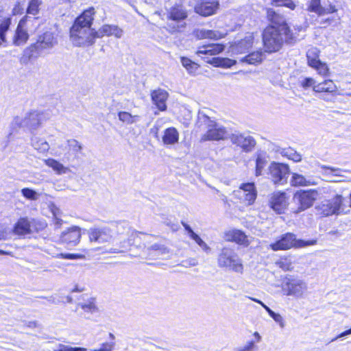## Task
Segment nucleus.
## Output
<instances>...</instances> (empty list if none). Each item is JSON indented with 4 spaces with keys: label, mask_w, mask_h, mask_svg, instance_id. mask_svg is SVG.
<instances>
[{
    "label": "nucleus",
    "mask_w": 351,
    "mask_h": 351,
    "mask_svg": "<svg viewBox=\"0 0 351 351\" xmlns=\"http://www.w3.org/2000/svg\"><path fill=\"white\" fill-rule=\"evenodd\" d=\"M269 316L276 322H277L278 324H279L281 328H284L285 327V322H284V319L282 318V317L279 314V313H277L274 311H273L270 315Z\"/></svg>",
    "instance_id": "864d4df0"
},
{
    "label": "nucleus",
    "mask_w": 351,
    "mask_h": 351,
    "mask_svg": "<svg viewBox=\"0 0 351 351\" xmlns=\"http://www.w3.org/2000/svg\"><path fill=\"white\" fill-rule=\"evenodd\" d=\"M287 206V198L285 192L278 191L271 195L269 199V206L276 213H285Z\"/></svg>",
    "instance_id": "2eb2a0df"
},
{
    "label": "nucleus",
    "mask_w": 351,
    "mask_h": 351,
    "mask_svg": "<svg viewBox=\"0 0 351 351\" xmlns=\"http://www.w3.org/2000/svg\"><path fill=\"white\" fill-rule=\"evenodd\" d=\"M31 145L36 150L43 154L48 152L50 148L47 141L36 136H33L31 138Z\"/></svg>",
    "instance_id": "c756f323"
},
{
    "label": "nucleus",
    "mask_w": 351,
    "mask_h": 351,
    "mask_svg": "<svg viewBox=\"0 0 351 351\" xmlns=\"http://www.w3.org/2000/svg\"><path fill=\"white\" fill-rule=\"evenodd\" d=\"M83 256L80 254L74 253H59L57 254L54 257L57 258H63L67 260H76L81 258Z\"/></svg>",
    "instance_id": "c03bdc74"
},
{
    "label": "nucleus",
    "mask_w": 351,
    "mask_h": 351,
    "mask_svg": "<svg viewBox=\"0 0 351 351\" xmlns=\"http://www.w3.org/2000/svg\"><path fill=\"white\" fill-rule=\"evenodd\" d=\"M322 6L320 0H311L308 5V10L315 12L317 15L321 16Z\"/></svg>",
    "instance_id": "37998d69"
},
{
    "label": "nucleus",
    "mask_w": 351,
    "mask_h": 351,
    "mask_svg": "<svg viewBox=\"0 0 351 351\" xmlns=\"http://www.w3.org/2000/svg\"><path fill=\"white\" fill-rule=\"evenodd\" d=\"M179 139V134L175 128H169L165 130L162 141L166 145L176 143Z\"/></svg>",
    "instance_id": "7c9ffc66"
},
{
    "label": "nucleus",
    "mask_w": 351,
    "mask_h": 351,
    "mask_svg": "<svg viewBox=\"0 0 351 351\" xmlns=\"http://www.w3.org/2000/svg\"><path fill=\"white\" fill-rule=\"evenodd\" d=\"M240 189L243 191L244 199L249 205L252 204L256 198V190L254 182L243 183Z\"/></svg>",
    "instance_id": "393cba45"
},
{
    "label": "nucleus",
    "mask_w": 351,
    "mask_h": 351,
    "mask_svg": "<svg viewBox=\"0 0 351 351\" xmlns=\"http://www.w3.org/2000/svg\"><path fill=\"white\" fill-rule=\"evenodd\" d=\"M69 150L64 154L62 161L64 163L68 162L71 167L76 168L75 160L78 159L79 154L82 152V146L75 139H69L67 141Z\"/></svg>",
    "instance_id": "9b49d317"
},
{
    "label": "nucleus",
    "mask_w": 351,
    "mask_h": 351,
    "mask_svg": "<svg viewBox=\"0 0 351 351\" xmlns=\"http://www.w3.org/2000/svg\"><path fill=\"white\" fill-rule=\"evenodd\" d=\"M266 173L271 176H286L290 171L287 164L272 162L269 164Z\"/></svg>",
    "instance_id": "a878e982"
},
{
    "label": "nucleus",
    "mask_w": 351,
    "mask_h": 351,
    "mask_svg": "<svg viewBox=\"0 0 351 351\" xmlns=\"http://www.w3.org/2000/svg\"><path fill=\"white\" fill-rule=\"evenodd\" d=\"M230 138L233 144L241 147L245 152H251L256 145L255 140L250 136H245L241 134H233Z\"/></svg>",
    "instance_id": "dca6fc26"
},
{
    "label": "nucleus",
    "mask_w": 351,
    "mask_h": 351,
    "mask_svg": "<svg viewBox=\"0 0 351 351\" xmlns=\"http://www.w3.org/2000/svg\"><path fill=\"white\" fill-rule=\"evenodd\" d=\"M255 346V343L253 341L247 343V345L242 348H238L237 351H252Z\"/></svg>",
    "instance_id": "052dcab7"
},
{
    "label": "nucleus",
    "mask_w": 351,
    "mask_h": 351,
    "mask_svg": "<svg viewBox=\"0 0 351 351\" xmlns=\"http://www.w3.org/2000/svg\"><path fill=\"white\" fill-rule=\"evenodd\" d=\"M88 237L90 242L105 243L110 242L112 238V230L109 227H99L90 228Z\"/></svg>",
    "instance_id": "ddd939ff"
},
{
    "label": "nucleus",
    "mask_w": 351,
    "mask_h": 351,
    "mask_svg": "<svg viewBox=\"0 0 351 351\" xmlns=\"http://www.w3.org/2000/svg\"><path fill=\"white\" fill-rule=\"evenodd\" d=\"M193 241L202 248L203 251L209 253L210 247L198 235Z\"/></svg>",
    "instance_id": "8fccbe9b"
},
{
    "label": "nucleus",
    "mask_w": 351,
    "mask_h": 351,
    "mask_svg": "<svg viewBox=\"0 0 351 351\" xmlns=\"http://www.w3.org/2000/svg\"><path fill=\"white\" fill-rule=\"evenodd\" d=\"M168 93L162 89L155 90L152 92L151 97L153 103L161 111L167 109L166 101L168 98Z\"/></svg>",
    "instance_id": "412c9836"
},
{
    "label": "nucleus",
    "mask_w": 351,
    "mask_h": 351,
    "mask_svg": "<svg viewBox=\"0 0 351 351\" xmlns=\"http://www.w3.org/2000/svg\"><path fill=\"white\" fill-rule=\"evenodd\" d=\"M114 342H106L101 344L99 349H95L93 351H112L114 349Z\"/></svg>",
    "instance_id": "5fc2aeb1"
},
{
    "label": "nucleus",
    "mask_w": 351,
    "mask_h": 351,
    "mask_svg": "<svg viewBox=\"0 0 351 351\" xmlns=\"http://www.w3.org/2000/svg\"><path fill=\"white\" fill-rule=\"evenodd\" d=\"M267 14L268 20L272 24L271 26H275L276 29L284 31V32H290L283 16L276 13L273 9H268Z\"/></svg>",
    "instance_id": "6ab92c4d"
},
{
    "label": "nucleus",
    "mask_w": 351,
    "mask_h": 351,
    "mask_svg": "<svg viewBox=\"0 0 351 351\" xmlns=\"http://www.w3.org/2000/svg\"><path fill=\"white\" fill-rule=\"evenodd\" d=\"M350 334H351V328H350V329H348V330H345V331L342 332H341V333H340L339 335H337V336L334 339V340H335V339H338V338H340V337H344V336H346V335H350Z\"/></svg>",
    "instance_id": "69168bd1"
},
{
    "label": "nucleus",
    "mask_w": 351,
    "mask_h": 351,
    "mask_svg": "<svg viewBox=\"0 0 351 351\" xmlns=\"http://www.w3.org/2000/svg\"><path fill=\"white\" fill-rule=\"evenodd\" d=\"M344 197L339 194L335 195L332 199L325 200L324 202L316 206L319 214L322 216H331L347 213L344 210Z\"/></svg>",
    "instance_id": "423d86ee"
},
{
    "label": "nucleus",
    "mask_w": 351,
    "mask_h": 351,
    "mask_svg": "<svg viewBox=\"0 0 351 351\" xmlns=\"http://www.w3.org/2000/svg\"><path fill=\"white\" fill-rule=\"evenodd\" d=\"M293 199L299 205L298 208L295 211V213H299L307 209V191L304 190L300 192H297L294 195Z\"/></svg>",
    "instance_id": "2f4dec72"
},
{
    "label": "nucleus",
    "mask_w": 351,
    "mask_h": 351,
    "mask_svg": "<svg viewBox=\"0 0 351 351\" xmlns=\"http://www.w3.org/2000/svg\"><path fill=\"white\" fill-rule=\"evenodd\" d=\"M197 127L200 130H206V132L201 136V141L223 140L229 135L225 127L217 123L203 112L198 114Z\"/></svg>",
    "instance_id": "f03ea898"
},
{
    "label": "nucleus",
    "mask_w": 351,
    "mask_h": 351,
    "mask_svg": "<svg viewBox=\"0 0 351 351\" xmlns=\"http://www.w3.org/2000/svg\"><path fill=\"white\" fill-rule=\"evenodd\" d=\"M84 290V287H80L78 285H75V287L72 289L71 292H82Z\"/></svg>",
    "instance_id": "774afa93"
},
{
    "label": "nucleus",
    "mask_w": 351,
    "mask_h": 351,
    "mask_svg": "<svg viewBox=\"0 0 351 351\" xmlns=\"http://www.w3.org/2000/svg\"><path fill=\"white\" fill-rule=\"evenodd\" d=\"M148 256L154 258L155 256L167 255L169 253V249L165 245L154 243L147 247Z\"/></svg>",
    "instance_id": "c85d7f7f"
},
{
    "label": "nucleus",
    "mask_w": 351,
    "mask_h": 351,
    "mask_svg": "<svg viewBox=\"0 0 351 351\" xmlns=\"http://www.w3.org/2000/svg\"><path fill=\"white\" fill-rule=\"evenodd\" d=\"M57 39L51 32H46L38 36L35 43L32 44L27 51H29V58H36L46 50L52 49L57 44Z\"/></svg>",
    "instance_id": "0eeeda50"
},
{
    "label": "nucleus",
    "mask_w": 351,
    "mask_h": 351,
    "mask_svg": "<svg viewBox=\"0 0 351 351\" xmlns=\"http://www.w3.org/2000/svg\"><path fill=\"white\" fill-rule=\"evenodd\" d=\"M11 19L8 18L4 19L0 24V46L6 42L5 34L10 28Z\"/></svg>",
    "instance_id": "e433bc0d"
},
{
    "label": "nucleus",
    "mask_w": 351,
    "mask_h": 351,
    "mask_svg": "<svg viewBox=\"0 0 351 351\" xmlns=\"http://www.w3.org/2000/svg\"><path fill=\"white\" fill-rule=\"evenodd\" d=\"M160 218L162 223L168 226L173 232H176L180 229L178 219L173 215L162 214Z\"/></svg>",
    "instance_id": "72a5a7b5"
},
{
    "label": "nucleus",
    "mask_w": 351,
    "mask_h": 351,
    "mask_svg": "<svg viewBox=\"0 0 351 351\" xmlns=\"http://www.w3.org/2000/svg\"><path fill=\"white\" fill-rule=\"evenodd\" d=\"M276 265L284 271H289L291 269V263L287 259L280 260L276 262Z\"/></svg>",
    "instance_id": "603ef678"
},
{
    "label": "nucleus",
    "mask_w": 351,
    "mask_h": 351,
    "mask_svg": "<svg viewBox=\"0 0 351 351\" xmlns=\"http://www.w3.org/2000/svg\"><path fill=\"white\" fill-rule=\"evenodd\" d=\"M45 163L46 165L51 167L57 174L73 173L72 170H71L70 167H66L62 163L53 158L45 160Z\"/></svg>",
    "instance_id": "cd10ccee"
},
{
    "label": "nucleus",
    "mask_w": 351,
    "mask_h": 351,
    "mask_svg": "<svg viewBox=\"0 0 351 351\" xmlns=\"http://www.w3.org/2000/svg\"><path fill=\"white\" fill-rule=\"evenodd\" d=\"M181 63L189 73H195L198 69V64L186 57H181Z\"/></svg>",
    "instance_id": "4c0bfd02"
},
{
    "label": "nucleus",
    "mask_w": 351,
    "mask_h": 351,
    "mask_svg": "<svg viewBox=\"0 0 351 351\" xmlns=\"http://www.w3.org/2000/svg\"><path fill=\"white\" fill-rule=\"evenodd\" d=\"M253 44V36L248 35L244 39L232 46V51L234 53H245L249 51Z\"/></svg>",
    "instance_id": "b1692460"
},
{
    "label": "nucleus",
    "mask_w": 351,
    "mask_h": 351,
    "mask_svg": "<svg viewBox=\"0 0 351 351\" xmlns=\"http://www.w3.org/2000/svg\"><path fill=\"white\" fill-rule=\"evenodd\" d=\"M217 266L219 268L242 274L243 265L242 260L234 247L225 246L221 249L217 256Z\"/></svg>",
    "instance_id": "20e7f679"
},
{
    "label": "nucleus",
    "mask_w": 351,
    "mask_h": 351,
    "mask_svg": "<svg viewBox=\"0 0 351 351\" xmlns=\"http://www.w3.org/2000/svg\"><path fill=\"white\" fill-rule=\"evenodd\" d=\"M263 53L262 51H254L245 56L241 60V61L247 62L249 64H256L261 62L263 60Z\"/></svg>",
    "instance_id": "f704fd0d"
},
{
    "label": "nucleus",
    "mask_w": 351,
    "mask_h": 351,
    "mask_svg": "<svg viewBox=\"0 0 351 351\" xmlns=\"http://www.w3.org/2000/svg\"><path fill=\"white\" fill-rule=\"evenodd\" d=\"M84 311L88 313H94L97 311V306L94 302V299L91 298L88 303H79L77 304Z\"/></svg>",
    "instance_id": "a19ab883"
},
{
    "label": "nucleus",
    "mask_w": 351,
    "mask_h": 351,
    "mask_svg": "<svg viewBox=\"0 0 351 351\" xmlns=\"http://www.w3.org/2000/svg\"><path fill=\"white\" fill-rule=\"evenodd\" d=\"M255 176H262L269 160V154L265 151H258L256 154Z\"/></svg>",
    "instance_id": "5701e85b"
},
{
    "label": "nucleus",
    "mask_w": 351,
    "mask_h": 351,
    "mask_svg": "<svg viewBox=\"0 0 351 351\" xmlns=\"http://www.w3.org/2000/svg\"><path fill=\"white\" fill-rule=\"evenodd\" d=\"M308 66L314 69L319 75L324 77L330 75V69L328 64L322 62L318 56L312 58H308Z\"/></svg>",
    "instance_id": "4be33fe9"
},
{
    "label": "nucleus",
    "mask_w": 351,
    "mask_h": 351,
    "mask_svg": "<svg viewBox=\"0 0 351 351\" xmlns=\"http://www.w3.org/2000/svg\"><path fill=\"white\" fill-rule=\"evenodd\" d=\"M223 50L224 46L223 45L210 44L199 47L197 51V54L199 56L202 55L214 56L222 52Z\"/></svg>",
    "instance_id": "bb28decb"
},
{
    "label": "nucleus",
    "mask_w": 351,
    "mask_h": 351,
    "mask_svg": "<svg viewBox=\"0 0 351 351\" xmlns=\"http://www.w3.org/2000/svg\"><path fill=\"white\" fill-rule=\"evenodd\" d=\"M208 38L217 40L223 37V35L217 31L207 30Z\"/></svg>",
    "instance_id": "bf43d9fd"
},
{
    "label": "nucleus",
    "mask_w": 351,
    "mask_h": 351,
    "mask_svg": "<svg viewBox=\"0 0 351 351\" xmlns=\"http://www.w3.org/2000/svg\"><path fill=\"white\" fill-rule=\"evenodd\" d=\"M281 155L295 162H298L301 160V156L291 147L283 148L281 151Z\"/></svg>",
    "instance_id": "58836bf2"
},
{
    "label": "nucleus",
    "mask_w": 351,
    "mask_h": 351,
    "mask_svg": "<svg viewBox=\"0 0 351 351\" xmlns=\"http://www.w3.org/2000/svg\"><path fill=\"white\" fill-rule=\"evenodd\" d=\"M318 193L315 190H308V208L313 206V202L317 199Z\"/></svg>",
    "instance_id": "6e6d98bb"
},
{
    "label": "nucleus",
    "mask_w": 351,
    "mask_h": 351,
    "mask_svg": "<svg viewBox=\"0 0 351 351\" xmlns=\"http://www.w3.org/2000/svg\"><path fill=\"white\" fill-rule=\"evenodd\" d=\"M47 227L45 220L21 217L13 228V232L17 235H26L34 232H39Z\"/></svg>",
    "instance_id": "39448f33"
},
{
    "label": "nucleus",
    "mask_w": 351,
    "mask_h": 351,
    "mask_svg": "<svg viewBox=\"0 0 351 351\" xmlns=\"http://www.w3.org/2000/svg\"><path fill=\"white\" fill-rule=\"evenodd\" d=\"M338 11V8L337 6L334 4L330 3L328 5H325L324 7H322V10L321 12V16L325 15V14H333Z\"/></svg>",
    "instance_id": "de8ad7c7"
},
{
    "label": "nucleus",
    "mask_w": 351,
    "mask_h": 351,
    "mask_svg": "<svg viewBox=\"0 0 351 351\" xmlns=\"http://www.w3.org/2000/svg\"><path fill=\"white\" fill-rule=\"evenodd\" d=\"M276 6H285L291 10L295 8V3L291 0H271Z\"/></svg>",
    "instance_id": "a18cd8bd"
},
{
    "label": "nucleus",
    "mask_w": 351,
    "mask_h": 351,
    "mask_svg": "<svg viewBox=\"0 0 351 351\" xmlns=\"http://www.w3.org/2000/svg\"><path fill=\"white\" fill-rule=\"evenodd\" d=\"M28 16H24L19 23L13 38V44L16 46L24 45L29 38V34L25 28V23Z\"/></svg>",
    "instance_id": "a211bd4d"
},
{
    "label": "nucleus",
    "mask_w": 351,
    "mask_h": 351,
    "mask_svg": "<svg viewBox=\"0 0 351 351\" xmlns=\"http://www.w3.org/2000/svg\"><path fill=\"white\" fill-rule=\"evenodd\" d=\"M22 195L27 199L36 200L38 197V193L29 188H24L21 190Z\"/></svg>",
    "instance_id": "79ce46f5"
},
{
    "label": "nucleus",
    "mask_w": 351,
    "mask_h": 351,
    "mask_svg": "<svg viewBox=\"0 0 351 351\" xmlns=\"http://www.w3.org/2000/svg\"><path fill=\"white\" fill-rule=\"evenodd\" d=\"M8 238V232L5 229H0V240H5Z\"/></svg>",
    "instance_id": "0e129e2a"
},
{
    "label": "nucleus",
    "mask_w": 351,
    "mask_h": 351,
    "mask_svg": "<svg viewBox=\"0 0 351 351\" xmlns=\"http://www.w3.org/2000/svg\"><path fill=\"white\" fill-rule=\"evenodd\" d=\"M308 87H311L315 93L330 95H336L338 90L332 80H324L317 83L313 78L308 77Z\"/></svg>",
    "instance_id": "9d476101"
},
{
    "label": "nucleus",
    "mask_w": 351,
    "mask_h": 351,
    "mask_svg": "<svg viewBox=\"0 0 351 351\" xmlns=\"http://www.w3.org/2000/svg\"><path fill=\"white\" fill-rule=\"evenodd\" d=\"M246 239L245 234L241 230H234L232 232V240L238 243H242Z\"/></svg>",
    "instance_id": "49530a36"
},
{
    "label": "nucleus",
    "mask_w": 351,
    "mask_h": 351,
    "mask_svg": "<svg viewBox=\"0 0 351 351\" xmlns=\"http://www.w3.org/2000/svg\"><path fill=\"white\" fill-rule=\"evenodd\" d=\"M283 148L280 147V146L273 143H270L269 144V149L271 150V152H274L276 153H280L281 154V151L282 150Z\"/></svg>",
    "instance_id": "680f3d73"
},
{
    "label": "nucleus",
    "mask_w": 351,
    "mask_h": 351,
    "mask_svg": "<svg viewBox=\"0 0 351 351\" xmlns=\"http://www.w3.org/2000/svg\"><path fill=\"white\" fill-rule=\"evenodd\" d=\"M43 4L42 0H30L27 8V14L37 15L40 11V6Z\"/></svg>",
    "instance_id": "c9c22d12"
},
{
    "label": "nucleus",
    "mask_w": 351,
    "mask_h": 351,
    "mask_svg": "<svg viewBox=\"0 0 351 351\" xmlns=\"http://www.w3.org/2000/svg\"><path fill=\"white\" fill-rule=\"evenodd\" d=\"M293 39L291 32L276 29L275 26L267 27L263 34V41L266 51L271 53L278 51L282 46L283 43L291 42Z\"/></svg>",
    "instance_id": "7ed1b4c3"
},
{
    "label": "nucleus",
    "mask_w": 351,
    "mask_h": 351,
    "mask_svg": "<svg viewBox=\"0 0 351 351\" xmlns=\"http://www.w3.org/2000/svg\"><path fill=\"white\" fill-rule=\"evenodd\" d=\"M60 347L62 348V351H86L84 348L71 347L64 344H60Z\"/></svg>",
    "instance_id": "13d9d810"
},
{
    "label": "nucleus",
    "mask_w": 351,
    "mask_h": 351,
    "mask_svg": "<svg viewBox=\"0 0 351 351\" xmlns=\"http://www.w3.org/2000/svg\"><path fill=\"white\" fill-rule=\"evenodd\" d=\"M291 182L292 185H305L306 180L305 177H291Z\"/></svg>",
    "instance_id": "4d7b16f0"
},
{
    "label": "nucleus",
    "mask_w": 351,
    "mask_h": 351,
    "mask_svg": "<svg viewBox=\"0 0 351 351\" xmlns=\"http://www.w3.org/2000/svg\"><path fill=\"white\" fill-rule=\"evenodd\" d=\"M123 31L122 29L115 25H104L98 31H96L97 38H102L105 36H114L117 38L122 37Z\"/></svg>",
    "instance_id": "aec40b11"
},
{
    "label": "nucleus",
    "mask_w": 351,
    "mask_h": 351,
    "mask_svg": "<svg viewBox=\"0 0 351 351\" xmlns=\"http://www.w3.org/2000/svg\"><path fill=\"white\" fill-rule=\"evenodd\" d=\"M47 117L43 112L38 111H32L27 113L25 117L20 119L19 118L15 119V122L20 127L27 128L30 130H36L45 121Z\"/></svg>",
    "instance_id": "1a4fd4ad"
},
{
    "label": "nucleus",
    "mask_w": 351,
    "mask_h": 351,
    "mask_svg": "<svg viewBox=\"0 0 351 351\" xmlns=\"http://www.w3.org/2000/svg\"><path fill=\"white\" fill-rule=\"evenodd\" d=\"M196 36L199 39L208 38V33L206 29L197 30Z\"/></svg>",
    "instance_id": "e2e57ef3"
},
{
    "label": "nucleus",
    "mask_w": 351,
    "mask_h": 351,
    "mask_svg": "<svg viewBox=\"0 0 351 351\" xmlns=\"http://www.w3.org/2000/svg\"><path fill=\"white\" fill-rule=\"evenodd\" d=\"M219 3L217 0H199L196 4L191 2L190 7H193L196 13L208 16L215 13Z\"/></svg>",
    "instance_id": "4468645a"
},
{
    "label": "nucleus",
    "mask_w": 351,
    "mask_h": 351,
    "mask_svg": "<svg viewBox=\"0 0 351 351\" xmlns=\"http://www.w3.org/2000/svg\"><path fill=\"white\" fill-rule=\"evenodd\" d=\"M107 252L108 253H122L124 252V250L112 247V248L109 249V250H108Z\"/></svg>",
    "instance_id": "338daca9"
},
{
    "label": "nucleus",
    "mask_w": 351,
    "mask_h": 351,
    "mask_svg": "<svg viewBox=\"0 0 351 351\" xmlns=\"http://www.w3.org/2000/svg\"><path fill=\"white\" fill-rule=\"evenodd\" d=\"M207 62L214 65L215 66L230 68L236 64V61L227 58L215 57L212 58L210 60H206Z\"/></svg>",
    "instance_id": "473e14b6"
},
{
    "label": "nucleus",
    "mask_w": 351,
    "mask_h": 351,
    "mask_svg": "<svg viewBox=\"0 0 351 351\" xmlns=\"http://www.w3.org/2000/svg\"><path fill=\"white\" fill-rule=\"evenodd\" d=\"M119 119L123 123H126L127 124H132L135 122V118L138 117L137 116H132L128 112H120L118 114Z\"/></svg>",
    "instance_id": "ea45409f"
},
{
    "label": "nucleus",
    "mask_w": 351,
    "mask_h": 351,
    "mask_svg": "<svg viewBox=\"0 0 351 351\" xmlns=\"http://www.w3.org/2000/svg\"><path fill=\"white\" fill-rule=\"evenodd\" d=\"M191 5V0H181V3H176L168 11L167 18L170 20L180 22L188 16L186 5Z\"/></svg>",
    "instance_id": "f8f14e48"
},
{
    "label": "nucleus",
    "mask_w": 351,
    "mask_h": 351,
    "mask_svg": "<svg viewBox=\"0 0 351 351\" xmlns=\"http://www.w3.org/2000/svg\"><path fill=\"white\" fill-rule=\"evenodd\" d=\"M81 230L78 226H72L61 234V241L71 246H75L80 241Z\"/></svg>",
    "instance_id": "f3484780"
},
{
    "label": "nucleus",
    "mask_w": 351,
    "mask_h": 351,
    "mask_svg": "<svg viewBox=\"0 0 351 351\" xmlns=\"http://www.w3.org/2000/svg\"><path fill=\"white\" fill-rule=\"evenodd\" d=\"M181 223L184 227V230L186 232L187 234L192 240H193L198 236V234L193 231L192 228L187 223L182 221Z\"/></svg>",
    "instance_id": "09e8293b"
},
{
    "label": "nucleus",
    "mask_w": 351,
    "mask_h": 351,
    "mask_svg": "<svg viewBox=\"0 0 351 351\" xmlns=\"http://www.w3.org/2000/svg\"><path fill=\"white\" fill-rule=\"evenodd\" d=\"M116 227L117 233L120 234H124L126 230H129V225L126 221L117 222Z\"/></svg>",
    "instance_id": "3c124183"
},
{
    "label": "nucleus",
    "mask_w": 351,
    "mask_h": 351,
    "mask_svg": "<svg viewBox=\"0 0 351 351\" xmlns=\"http://www.w3.org/2000/svg\"><path fill=\"white\" fill-rule=\"evenodd\" d=\"M95 14V9L89 8L75 19L70 29L71 40L75 46L86 47L95 43L96 31L91 28Z\"/></svg>",
    "instance_id": "f257e3e1"
},
{
    "label": "nucleus",
    "mask_w": 351,
    "mask_h": 351,
    "mask_svg": "<svg viewBox=\"0 0 351 351\" xmlns=\"http://www.w3.org/2000/svg\"><path fill=\"white\" fill-rule=\"evenodd\" d=\"M274 251L287 250L292 247H302L307 246V241L297 239L293 233L287 232L282 234L274 243L269 245Z\"/></svg>",
    "instance_id": "6e6552de"
}]
</instances>
